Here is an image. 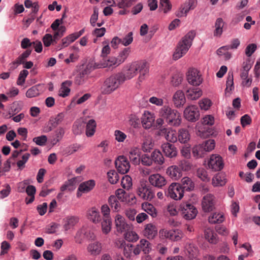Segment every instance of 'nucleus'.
I'll return each mask as SVG.
<instances>
[{
    "label": "nucleus",
    "instance_id": "31",
    "mask_svg": "<svg viewBox=\"0 0 260 260\" xmlns=\"http://www.w3.org/2000/svg\"><path fill=\"white\" fill-rule=\"evenodd\" d=\"M85 127V123L82 120H76L72 127V131L74 135H79L81 134Z\"/></svg>",
    "mask_w": 260,
    "mask_h": 260
},
{
    "label": "nucleus",
    "instance_id": "19",
    "mask_svg": "<svg viewBox=\"0 0 260 260\" xmlns=\"http://www.w3.org/2000/svg\"><path fill=\"white\" fill-rule=\"evenodd\" d=\"M141 152L140 149L137 147L132 148L129 152V158L134 165H138L140 164L141 160Z\"/></svg>",
    "mask_w": 260,
    "mask_h": 260
},
{
    "label": "nucleus",
    "instance_id": "14",
    "mask_svg": "<svg viewBox=\"0 0 260 260\" xmlns=\"http://www.w3.org/2000/svg\"><path fill=\"white\" fill-rule=\"evenodd\" d=\"M215 201L213 195L209 193L205 196L202 200V207L205 212H209L215 209Z\"/></svg>",
    "mask_w": 260,
    "mask_h": 260
},
{
    "label": "nucleus",
    "instance_id": "9",
    "mask_svg": "<svg viewBox=\"0 0 260 260\" xmlns=\"http://www.w3.org/2000/svg\"><path fill=\"white\" fill-rule=\"evenodd\" d=\"M184 118L191 122H194L200 118V112L198 108L195 105L187 106L184 110Z\"/></svg>",
    "mask_w": 260,
    "mask_h": 260
},
{
    "label": "nucleus",
    "instance_id": "35",
    "mask_svg": "<svg viewBox=\"0 0 260 260\" xmlns=\"http://www.w3.org/2000/svg\"><path fill=\"white\" fill-rule=\"evenodd\" d=\"M224 220V216L221 213H214L208 217V221L211 224H219L222 222Z\"/></svg>",
    "mask_w": 260,
    "mask_h": 260
},
{
    "label": "nucleus",
    "instance_id": "5",
    "mask_svg": "<svg viewBox=\"0 0 260 260\" xmlns=\"http://www.w3.org/2000/svg\"><path fill=\"white\" fill-rule=\"evenodd\" d=\"M215 145V141L212 139L206 140L202 144L197 145L192 149L193 156L197 158L203 157L207 152H210L214 148Z\"/></svg>",
    "mask_w": 260,
    "mask_h": 260
},
{
    "label": "nucleus",
    "instance_id": "64",
    "mask_svg": "<svg viewBox=\"0 0 260 260\" xmlns=\"http://www.w3.org/2000/svg\"><path fill=\"white\" fill-rule=\"evenodd\" d=\"M240 121L242 127H244L246 125H250L251 123L252 119L249 115L245 114L241 117Z\"/></svg>",
    "mask_w": 260,
    "mask_h": 260
},
{
    "label": "nucleus",
    "instance_id": "21",
    "mask_svg": "<svg viewBox=\"0 0 260 260\" xmlns=\"http://www.w3.org/2000/svg\"><path fill=\"white\" fill-rule=\"evenodd\" d=\"M135 67H136L134 62H133L129 66L126 67V70L125 73H123V75L124 77V81L126 80H129L132 79L137 75V72Z\"/></svg>",
    "mask_w": 260,
    "mask_h": 260
},
{
    "label": "nucleus",
    "instance_id": "29",
    "mask_svg": "<svg viewBox=\"0 0 260 260\" xmlns=\"http://www.w3.org/2000/svg\"><path fill=\"white\" fill-rule=\"evenodd\" d=\"M96 123L94 119H90L86 125V135L88 137L93 136L95 133Z\"/></svg>",
    "mask_w": 260,
    "mask_h": 260
},
{
    "label": "nucleus",
    "instance_id": "11",
    "mask_svg": "<svg viewBox=\"0 0 260 260\" xmlns=\"http://www.w3.org/2000/svg\"><path fill=\"white\" fill-rule=\"evenodd\" d=\"M186 78L188 83L193 86H198L203 81L199 71L196 69H190L187 72Z\"/></svg>",
    "mask_w": 260,
    "mask_h": 260
},
{
    "label": "nucleus",
    "instance_id": "54",
    "mask_svg": "<svg viewBox=\"0 0 260 260\" xmlns=\"http://www.w3.org/2000/svg\"><path fill=\"white\" fill-rule=\"evenodd\" d=\"M28 74V72L26 70H23L20 72L17 84L18 85H22L25 81V78Z\"/></svg>",
    "mask_w": 260,
    "mask_h": 260
},
{
    "label": "nucleus",
    "instance_id": "58",
    "mask_svg": "<svg viewBox=\"0 0 260 260\" xmlns=\"http://www.w3.org/2000/svg\"><path fill=\"white\" fill-rule=\"evenodd\" d=\"M121 184L124 188H128L132 185V178L128 175L123 177L121 180Z\"/></svg>",
    "mask_w": 260,
    "mask_h": 260
},
{
    "label": "nucleus",
    "instance_id": "33",
    "mask_svg": "<svg viewBox=\"0 0 260 260\" xmlns=\"http://www.w3.org/2000/svg\"><path fill=\"white\" fill-rule=\"evenodd\" d=\"M87 250L91 255L95 256L100 253L102 247L101 244L98 242H95L89 244L87 247Z\"/></svg>",
    "mask_w": 260,
    "mask_h": 260
},
{
    "label": "nucleus",
    "instance_id": "38",
    "mask_svg": "<svg viewBox=\"0 0 260 260\" xmlns=\"http://www.w3.org/2000/svg\"><path fill=\"white\" fill-rule=\"evenodd\" d=\"M125 239L128 242H136L139 239L138 234L134 231L128 229L124 234Z\"/></svg>",
    "mask_w": 260,
    "mask_h": 260
},
{
    "label": "nucleus",
    "instance_id": "12",
    "mask_svg": "<svg viewBox=\"0 0 260 260\" xmlns=\"http://www.w3.org/2000/svg\"><path fill=\"white\" fill-rule=\"evenodd\" d=\"M136 71L139 73V80L142 81L145 79V76L149 73V64L147 61L143 60L134 61Z\"/></svg>",
    "mask_w": 260,
    "mask_h": 260
},
{
    "label": "nucleus",
    "instance_id": "4",
    "mask_svg": "<svg viewBox=\"0 0 260 260\" xmlns=\"http://www.w3.org/2000/svg\"><path fill=\"white\" fill-rule=\"evenodd\" d=\"M98 68H99L98 64L93 61L89 62L84 68L79 71L75 77V83L78 85L83 84L88 79V76L90 73Z\"/></svg>",
    "mask_w": 260,
    "mask_h": 260
},
{
    "label": "nucleus",
    "instance_id": "55",
    "mask_svg": "<svg viewBox=\"0 0 260 260\" xmlns=\"http://www.w3.org/2000/svg\"><path fill=\"white\" fill-rule=\"evenodd\" d=\"M39 94V90L36 86H34L28 89L26 92V96L29 98L36 97Z\"/></svg>",
    "mask_w": 260,
    "mask_h": 260
},
{
    "label": "nucleus",
    "instance_id": "22",
    "mask_svg": "<svg viewBox=\"0 0 260 260\" xmlns=\"http://www.w3.org/2000/svg\"><path fill=\"white\" fill-rule=\"evenodd\" d=\"M225 22L222 18H218L215 23V30L213 32V35L215 37H220L223 32V27Z\"/></svg>",
    "mask_w": 260,
    "mask_h": 260
},
{
    "label": "nucleus",
    "instance_id": "32",
    "mask_svg": "<svg viewBox=\"0 0 260 260\" xmlns=\"http://www.w3.org/2000/svg\"><path fill=\"white\" fill-rule=\"evenodd\" d=\"M197 3L196 0H188L185 4L186 7L183 8L180 13L176 14V16L181 17L183 13L186 15L190 10L193 9L196 7Z\"/></svg>",
    "mask_w": 260,
    "mask_h": 260
},
{
    "label": "nucleus",
    "instance_id": "56",
    "mask_svg": "<svg viewBox=\"0 0 260 260\" xmlns=\"http://www.w3.org/2000/svg\"><path fill=\"white\" fill-rule=\"evenodd\" d=\"M115 166L118 172L121 174L127 173L130 168V165H123L121 163L118 164V162L117 165H115Z\"/></svg>",
    "mask_w": 260,
    "mask_h": 260
},
{
    "label": "nucleus",
    "instance_id": "3",
    "mask_svg": "<svg viewBox=\"0 0 260 260\" xmlns=\"http://www.w3.org/2000/svg\"><path fill=\"white\" fill-rule=\"evenodd\" d=\"M161 117L172 126H178L181 122L180 113L175 109H173L168 106H163L159 112Z\"/></svg>",
    "mask_w": 260,
    "mask_h": 260
},
{
    "label": "nucleus",
    "instance_id": "8",
    "mask_svg": "<svg viewBox=\"0 0 260 260\" xmlns=\"http://www.w3.org/2000/svg\"><path fill=\"white\" fill-rule=\"evenodd\" d=\"M137 193L142 199L150 201L154 197V193L146 181H141L137 189Z\"/></svg>",
    "mask_w": 260,
    "mask_h": 260
},
{
    "label": "nucleus",
    "instance_id": "39",
    "mask_svg": "<svg viewBox=\"0 0 260 260\" xmlns=\"http://www.w3.org/2000/svg\"><path fill=\"white\" fill-rule=\"evenodd\" d=\"M131 52V49L129 48H125L123 50L121 51L118 56L116 58L118 64H120L123 62L128 57Z\"/></svg>",
    "mask_w": 260,
    "mask_h": 260
},
{
    "label": "nucleus",
    "instance_id": "63",
    "mask_svg": "<svg viewBox=\"0 0 260 260\" xmlns=\"http://www.w3.org/2000/svg\"><path fill=\"white\" fill-rule=\"evenodd\" d=\"M142 165L147 166H150L152 164V159L151 156H149L147 154H144L141 157V160Z\"/></svg>",
    "mask_w": 260,
    "mask_h": 260
},
{
    "label": "nucleus",
    "instance_id": "59",
    "mask_svg": "<svg viewBox=\"0 0 260 260\" xmlns=\"http://www.w3.org/2000/svg\"><path fill=\"white\" fill-rule=\"evenodd\" d=\"M163 8L164 13H166L172 8V5L169 0H160V7Z\"/></svg>",
    "mask_w": 260,
    "mask_h": 260
},
{
    "label": "nucleus",
    "instance_id": "42",
    "mask_svg": "<svg viewBox=\"0 0 260 260\" xmlns=\"http://www.w3.org/2000/svg\"><path fill=\"white\" fill-rule=\"evenodd\" d=\"M108 203L111 206V208H114L115 211H118L120 208V205L117 199V197L114 195L110 196L108 198Z\"/></svg>",
    "mask_w": 260,
    "mask_h": 260
},
{
    "label": "nucleus",
    "instance_id": "7",
    "mask_svg": "<svg viewBox=\"0 0 260 260\" xmlns=\"http://www.w3.org/2000/svg\"><path fill=\"white\" fill-rule=\"evenodd\" d=\"M167 197L175 200H181L184 196V191L182 189L181 185L178 183H172L165 191Z\"/></svg>",
    "mask_w": 260,
    "mask_h": 260
},
{
    "label": "nucleus",
    "instance_id": "36",
    "mask_svg": "<svg viewBox=\"0 0 260 260\" xmlns=\"http://www.w3.org/2000/svg\"><path fill=\"white\" fill-rule=\"evenodd\" d=\"M79 222V218L77 216L67 217L63 219V226L71 228L76 226Z\"/></svg>",
    "mask_w": 260,
    "mask_h": 260
},
{
    "label": "nucleus",
    "instance_id": "26",
    "mask_svg": "<svg viewBox=\"0 0 260 260\" xmlns=\"http://www.w3.org/2000/svg\"><path fill=\"white\" fill-rule=\"evenodd\" d=\"M185 250L186 254L189 258H193L197 255L198 252V248L194 244L187 242L185 246Z\"/></svg>",
    "mask_w": 260,
    "mask_h": 260
},
{
    "label": "nucleus",
    "instance_id": "18",
    "mask_svg": "<svg viewBox=\"0 0 260 260\" xmlns=\"http://www.w3.org/2000/svg\"><path fill=\"white\" fill-rule=\"evenodd\" d=\"M173 101L176 108L182 107L186 103V98L182 90H177L173 95Z\"/></svg>",
    "mask_w": 260,
    "mask_h": 260
},
{
    "label": "nucleus",
    "instance_id": "41",
    "mask_svg": "<svg viewBox=\"0 0 260 260\" xmlns=\"http://www.w3.org/2000/svg\"><path fill=\"white\" fill-rule=\"evenodd\" d=\"M138 245L141 250L145 254L149 253L151 250V244L145 239L141 240Z\"/></svg>",
    "mask_w": 260,
    "mask_h": 260
},
{
    "label": "nucleus",
    "instance_id": "17",
    "mask_svg": "<svg viewBox=\"0 0 260 260\" xmlns=\"http://www.w3.org/2000/svg\"><path fill=\"white\" fill-rule=\"evenodd\" d=\"M95 185V182L94 180H89L81 183L78 188V191L83 193H87L93 189ZM77 196L79 197L81 196L79 192H77Z\"/></svg>",
    "mask_w": 260,
    "mask_h": 260
},
{
    "label": "nucleus",
    "instance_id": "24",
    "mask_svg": "<svg viewBox=\"0 0 260 260\" xmlns=\"http://www.w3.org/2000/svg\"><path fill=\"white\" fill-rule=\"evenodd\" d=\"M161 132L165 134V137L168 142L174 143L178 141L177 135L176 131L163 128L161 129Z\"/></svg>",
    "mask_w": 260,
    "mask_h": 260
},
{
    "label": "nucleus",
    "instance_id": "15",
    "mask_svg": "<svg viewBox=\"0 0 260 260\" xmlns=\"http://www.w3.org/2000/svg\"><path fill=\"white\" fill-rule=\"evenodd\" d=\"M161 148L164 154L168 157L173 158L177 155V149L174 145L166 142L161 144Z\"/></svg>",
    "mask_w": 260,
    "mask_h": 260
},
{
    "label": "nucleus",
    "instance_id": "28",
    "mask_svg": "<svg viewBox=\"0 0 260 260\" xmlns=\"http://www.w3.org/2000/svg\"><path fill=\"white\" fill-rule=\"evenodd\" d=\"M205 238L211 243L216 244L218 242L217 235L212 229H206L205 230Z\"/></svg>",
    "mask_w": 260,
    "mask_h": 260
},
{
    "label": "nucleus",
    "instance_id": "50",
    "mask_svg": "<svg viewBox=\"0 0 260 260\" xmlns=\"http://www.w3.org/2000/svg\"><path fill=\"white\" fill-rule=\"evenodd\" d=\"M153 146L151 139H145L142 143V149L145 152H150L152 149Z\"/></svg>",
    "mask_w": 260,
    "mask_h": 260
},
{
    "label": "nucleus",
    "instance_id": "45",
    "mask_svg": "<svg viewBox=\"0 0 260 260\" xmlns=\"http://www.w3.org/2000/svg\"><path fill=\"white\" fill-rule=\"evenodd\" d=\"M109 181L112 184H116L119 180V177L118 173L114 170L109 171L107 173Z\"/></svg>",
    "mask_w": 260,
    "mask_h": 260
},
{
    "label": "nucleus",
    "instance_id": "1",
    "mask_svg": "<svg viewBox=\"0 0 260 260\" xmlns=\"http://www.w3.org/2000/svg\"><path fill=\"white\" fill-rule=\"evenodd\" d=\"M123 73L119 72L113 74L107 78L101 87V93L103 94H110L124 82Z\"/></svg>",
    "mask_w": 260,
    "mask_h": 260
},
{
    "label": "nucleus",
    "instance_id": "52",
    "mask_svg": "<svg viewBox=\"0 0 260 260\" xmlns=\"http://www.w3.org/2000/svg\"><path fill=\"white\" fill-rule=\"evenodd\" d=\"M182 80V74L179 73H177L173 75L171 82L174 86H178L181 83Z\"/></svg>",
    "mask_w": 260,
    "mask_h": 260
},
{
    "label": "nucleus",
    "instance_id": "43",
    "mask_svg": "<svg viewBox=\"0 0 260 260\" xmlns=\"http://www.w3.org/2000/svg\"><path fill=\"white\" fill-rule=\"evenodd\" d=\"M226 179L219 174H217L212 178V183L214 186H223L226 183Z\"/></svg>",
    "mask_w": 260,
    "mask_h": 260
},
{
    "label": "nucleus",
    "instance_id": "2",
    "mask_svg": "<svg viewBox=\"0 0 260 260\" xmlns=\"http://www.w3.org/2000/svg\"><path fill=\"white\" fill-rule=\"evenodd\" d=\"M196 36L193 30L189 31L179 42L176 47L173 57L174 60H177L185 55L192 45V42Z\"/></svg>",
    "mask_w": 260,
    "mask_h": 260
},
{
    "label": "nucleus",
    "instance_id": "30",
    "mask_svg": "<svg viewBox=\"0 0 260 260\" xmlns=\"http://www.w3.org/2000/svg\"><path fill=\"white\" fill-rule=\"evenodd\" d=\"M72 84V82L70 80H67L62 83L60 90L59 96L64 98L67 96L71 91L69 88Z\"/></svg>",
    "mask_w": 260,
    "mask_h": 260
},
{
    "label": "nucleus",
    "instance_id": "57",
    "mask_svg": "<svg viewBox=\"0 0 260 260\" xmlns=\"http://www.w3.org/2000/svg\"><path fill=\"white\" fill-rule=\"evenodd\" d=\"M32 141L38 145L43 146L47 141V137L45 135H42L39 137H35Z\"/></svg>",
    "mask_w": 260,
    "mask_h": 260
},
{
    "label": "nucleus",
    "instance_id": "61",
    "mask_svg": "<svg viewBox=\"0 0 260 260\" xmlns=\"http://www.w3.org/2000/svg\"><path fill=\"white\" fill-rule=\"evenodd\" d=\"M99 10L96 7L93 8V13L92 14L90 19V23L92 26L94 27L96 25V22L98 19Z\"/></svg>",
    "mask_w": 260,
    "mask_h": 260
},
{
    "label": "nucleus",
    "instance_id": "47",
    "mask_svg": "<svg viewBox=\"0 0 260 260\" xmlns=\"http://www.w3.org/2000/svg\"><path fill=\"white\" fill-rule=\"evenodd\" d=\"M55 137L52 140L53 144L60 141L64 134V129L62 127H59L55 131Z\"/></svg>",
    "mask_w": 260,
    "mask_h": 260
},
{
    "label": "nucleus",
    "instance_id": "13",
    "mask_svg": "<svg viewBox=\"0 0 260 260\" xmlns=\"http://www.w3.org/2000/svg\"><path fill=\"white\" fill-rule=\"evenodd\" d=\"M208 166L214 171H220L224 166L222 157L217 154L211 155L208 161Z\"/></svg>",
    "mask_w": 260,
    "mask_h": 260
},
{
    "label": "nucleus",
    "instance_id": "46",
    "mask_svg": "<svg viewBox=\"0 0 260 260\" xmlns=\"http://www.w3.org/2000/svg\"><path fill=\"white\" fill-rule=\"evenodd\" d=\"M125 218L118 214L116 216L115 222L116 228H128V224L125 222Z\"/></svg>",
    "mask_w": 260,
    "mask_h": 260
},
{
    "label": "nucleus",
    "instance_id": "20",
    "mask_svg": "<svg viewBox=\"0 0 260 260\" xmlns=\"http://www.w3.org/2000/svg\"><path fill=\"white\" fill-rule=\"evenodd\" d=\"M182 189L185 191H190L193 190L194 188V183L192 180L187 177L183 178L181 179V183H180Z\"/></svg>",
    "mask_w": 260,
    "mask_h": 260
},
{
    "label": "nucleus",
    "instance_id": "40",
    "mask_svg": "<svg viewBox=\"0 0 260 260\" xmlns=\"http://www.w3.org/2000/svg\"><path fill=\"white\" fill-rule=\"evenodd\" d=\"M64 118V114L62 113H60L57 115V116L54 118H52L50 120V123L51 125V126L49 127V131L52 130V127H55L57 126L62 121Z\"/></svg>",
    "mask_w": 260,
    "mask_h": 260
},
{
    "label": "nucleus",
    "instance_id": "49",
    "mask_svg": "<svg viewBox=\"0 0 260 260\" xmlns=\"http://www.w3.org/2000/svg\"><path fill=\"white\" fill-rule=\"evenodd\" d=\"M143 234L148 239H153L157 236V231L155 229H144Z\"/></svg>",
    "mask_w": 260,
    "mask_h": 260
},
{
    "label": "nucleus",
    "instance_id": "53",
    "mask_svg": "<svg viewBox=\"0 0 260 260\" xmlns=\"http://www.w3.org/2000/svg\"><path fill=\"white\" fill-rule=\"evenodd\" d=\"M133 32H128L124 38L120 39V42L124 46L131 44L133 41Z\"/></svg>",
    "mask_w": 260,
    "mask_h": 260
},
{
    "label": "nucleus",
    "instance_id": "27",
    "mask_svg": "<svg viewBox=\"0 0 260 260\" xmlns=\"http://www.w3.org/2000/svg\"><path fill=\"white\" fill-rule=\"evenodd\" d=\"M154 120V117L149 112L147 114L145 113L141 118L143 126L146 128H149L152 125Z\"/></svg>",
    "mask_w": 260,
    "mask_h": 260
},
{
    "label": "nucleus",
    "instance_id": "62",
    "mask_svg": "<svg viewBox=\"0 0 260 260\" xmlns=\"http://www.w3.org/2000/svg\"><path fill=\"white\" fill-rule=\"evenodd\" d=\"M44 45L45 47H49L51 43H53V39L52 35L49 34H46L42 39Z\"/></svg>",
    "mask_w": 260,
    "mask_h": 260
},
{
    "label": "nucleus",
    "instance_id": "51",
    "mask_svg": "<svg viewBox=\"0 0 260 260\" xmlns=\"http://www.w3.org/2000/svg\"><path fill=\"white\" fill-rule=\"evenodd\" d=\"M234 75H233V72L232 71H230L228 73V76L227 77L226 80V88L225 90L228 91L229 90V91L232 90V89L234 88Z\"/></svg>",
    "mask_w": 260,
    "mask_h": 260
},
{
    "label": "nucleus",
    "instance_id": "60",
    "mask_svg": "<svg viewBox=\"0 0 260 260\" xmlns=\"http://www.w3.org/2000/svg\"><path fill=\"white\" fill-rule=\"evenodd\" d=\"M199 104L201 109L207 110L210 107L211 101L209 99H204L200 101Z\"/></svg>",
    "mask_w": 260,
    "mask_h": 260
},
{
    "label": "nucleus",
    "instance_id": "48",
    "mask_svg": "<svg viewBox=\"0 0 260 260\" xmlns=\"http://www.w3.org/2000/svg\"><path fill=\"white\" fill-rule=\"evenodd\" d=\"M197 176L204 182H208L210 180L207 172L204 168H199L197 170Z\"/></svg>",
    "mask_w": 260,
    "mask_h": 260
},
{
    "label": "nucleus",
    "instance_id": "34",
    "mask_svg": "<svg viewBox=\"0 0 260 260\" xmlns=\"http://www.w3.org/2000/svg\"><path fill=\"white\" fill-rule=\"evenodd\" d=\"M88 219L93 223H98L101 220V216L99 212L95 208H92L88 211Z\"/></svg>",
    "mask_w": 260,
    "mask_h": 260
},
{
    "label": "nucleus",
    "instance_id": "25",
    "mask_svg": "<svg viewBox=\"0 0 260 260\" xmlns=\"http://www.w3.org/2000/svg\"><path fill=\"white\" fill-rule=\"evenodd\" d=\"M177 137L180 143L185 144L190 140V136L187 129L181 128L178 131Z\"/></svg>",
    "mask_w": 260,
    "mask_h": 260
},
{
    "label": "nucleus",
    "instance_id": "16",
    "mask_svg": "<svg viewBox=\"0 0 260 260\" xmlns=\"http://www.w3.org/2000/svg\"><path fill=\"white\" fill-rule=\"evenodd\" d=\"M148 180L152 185L158 188H161L167 184L165 177L159 174L151 175Z\"/></svg>",
    "mask_w": 260,
    "mask_h": 260
},
{
    "label": "nucleus",
    "instance_id": "37",
    "mask_svg": "<svg viewBox=\"0 0 260 260\" xmlns=\"http://www.w3.org/2000/svg\"><path fill=\"white\" fill-rule=\"evenodd\" d=\"M152 161L158 165H162L164 162V157L160 151L155 150L151 153Z\"/></svg>",
    "mask_w": 260,
    "mask_h": 260
},
{
    "label": "nucleus",
    "instance_id": "23",
    "mask_svg": "<svg viewBox=\"0 0 260 260\" xmlns=\"http://www.w3.org/2000/svg\"><path fill=\"white\" fill-rule=\"evenodd\" d=\"M167 173L174 180L179 179L182 176L180 168L176 166L169 167L167 170Z\"/></svg>",
    "mask_w": 260,
    "mask_h": 260
},
{
    "label": "nucleus",
    "instance_id": "44",
    "mask_svg": "<svg viewBox=\"0 0 260 260\" xmlns=\"http://www.w3.org/2000/svg\"><path fill=\"white\" fill-rule=\"evenodd\" d=\"M188 94H187V96L188 99H190L191 100H196L199 98H200L202 94V91L201 90H198L192 89H189L187 90Z\"/></svg>",
    "mask_w": 260,
    "mask_h": 260
},
{
    "label": "nucleus",
    "instance_id": "6",
    "mask_svg": "<svg viewBox=\"0 0 260 260\" xmlns=\"http://www.w3.org/2000/svg\"><path fill=\"white\" fill-rule=\"evenodd\" d=\"M178 210L183 218L186 220L194 218L198 213L194 205L187 202L180 204Z\"/></svg>",
    "mask_w": 260,
    "mask_h": 260
},
{
    "label": "nucleus",
    "instance_id": "10",
    "mask_svg": "<svg viewBox=\"0 0 260 260\" xmlns=\"http://www.w3.org/2000/svg\"><path fill=\"white\" fill-rule=\"evenodd\" d=\"M160 236L172 240L178 241L181 239L183 234L179 229H162L159 231Z\"/></svg>",
    "mask_w": 260,
    "mask_h": 260
}]
</instances>
